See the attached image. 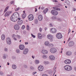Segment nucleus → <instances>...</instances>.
I'll return each instance as SVG.
<instances>
[{
  "mask_svg": "<svg viewBox=\"0 0 76 76\" xmlns=\"http://www.w3.org/2000/svg\"><path fill=\"white\" fill-rule=\"evenodd\" d=\"M19 17V14L18 12H16L13 14L11 17L10 19L12 22H16Z\"/></svg>",
  "mask_w": 76,
  "mask_h": 76,
  "instance_id": "nucleus-1",
  "label": "nucleus"
},
{
  "mask_svg": "<svg viewBox=\"0 0 76 76\" xmlns=\"http://www.w3.org/2000/svg\"><path fill=\"white\" fill-rule=\"evenodd\" d=\"M64 69L66 71H70L72 69V67L69 65H66L64 66Z\"/></svg>",
  "mask_w": 76,
  "mask_h": 76,
  "instance_id": "nucleus-2",
  "label": "nucleus"
},
{
  "mask_svg": "<svg viewBox=\"0 0 76 76\" xmlns=\"http://www.w3.org/2000/svg\"><path fill=\"white\" fill-rule=\"evenodd\" d=\"M50 31L51 33L54 34L57 32V29L55 28H52L50 29Z\"/></svg>",
  "mask_w": 76,
  "mask_h": 76,
  "instance_id": "nucleus-3",
  "label": "nucleus"
},
{
  "mask_svg": "<svg viewBox=\"0 0 76 76\" xmlns=\"http://www.w3.org/2000/svg\"><path fill=\"white\" fill-rule=\"evenodd\" d=\"M56 37L57 38H58V39H61V38H62L63 36L61 33H58L56 34Z\"/></svg>",
  "mask_w": 76,
  "mask_h": 76,
  "instance_id": "nucleus-4",
  "label": "nucleus"
},
{
  "mask_svg": "<svg viewBox=\"0 0 76 76\" xmlns=\"http://www.w3.org/2000/svg\"><path fill=\"white\" fill-rule=\"evenodd\" d=\"M29 20H32L34 19V15L32 14H30L28 16Z\"/></svg>",
  "mask_w": 76,
  "mask_h": 76,
  "instance_id": "nucleus-5",
  "label": "nucleus"
},
{
  "mask_svg": "<svg viewBox=\"0 0 76 76\" xmlns=\"http://www.w3.org/2000/svg\"><path fill=\"white\" fill-rule=\"evenodd\" d=\"M51 13L53 15H57L58 13V12L57 11H56L54 10H52L51 11Z\"/></svg>",
  "mask_w": 76,
  "mask_h": 76,
  "instance_id": "nucleus-6",
  "label": "nucleus"
},
{
  "mask_svg": "<svg viewBox=\"0 0 76 76\" xmlns=\"http://www.w3.org/2000/svg\"><path fill=\"white\" fill-rule=\"evenodd\" d=\"M50 51L52 53H55L57 51V50L55 48H52L50 49Z\"/></svg>",
  "mask_w": 76,
  "mask_h": 76,
  "instance_id": "nucleus-7",
  "label": "nucleus"
},
{
  "mask_svg": "<svg viewBox=\"0 0 76 76\" xmlns=\"http://www.w3.org/2000/svg\"><path fill=\"white\" fill-rule=\"evenodd\" d=\"M14 28L15 30H19L20 27L18 25L16 24L14 26Z\"/></svg>",
  "mask_w": 76,
  "mask_h": 76,
  "instance_id": "nucleus-8",
  "label": "nucleus"
},
{
  "mask_svg": "<svg viewBox=\"0 0 76 76\" xmlns=\"http://www.w3.org/2000/svg\"><path fill=\"white\" fill-rule=\"evenodd\" d=\"M38 69L39 71H42L44 69V67L40 65L38 66Z\"/></svg>",
  "mask_w": 76,
  "mask_h": 76,
  "instance_id": "nucleus-9",
  "label": "nucleus"
},
{
  "mask_svg": "<svg viewBox=\"0 0 76 76\" xmlns=\"http://www.w3.org/2000/svg\"><path fill=\"white\" fill-rule=\"evenodd\" d=\"M7 42L8 44L10 45L11 44V40L10 38L8 37L7 38Z\"/></svg>",
  "mask_w": 76,
  "mask_h": 76,
  "instance_id": "nucleus-10",
  "label": "nucleus"
},
{
  "mask_svg": "<svg viewBox=\"0 0 76 76\" xmlns=\"http://www.w3.org/2000/svg\"><path fill=\"white\" fill-rule=\"evenodd\" d=\"M19 48L20 50H23L25 48V46L23 45H20Z\"/></svg>",
  "mask_w": 76,
  "mask_h": 76,
  "instance_id": "nucleus-11",
  "label": "nucleus"
},
{
  "mask_svg": "<svg viewBox=\"0 0 76 76\" xmlns=\"http://www.w3.org/2000/svg\"><path fill=\"white\" fill-rule=\"evenodd\" d=\"M65 64H70L71 63V61L69 59H66L64 61Z\"/></svg>",
  "mask_w": 76,
  "mask_h": 76,
  "instance_id": "nucleus-12",
  "label": "nucleus"
},
{
  "mask_svg": "<svg viewBox=\"0 0 76 76\" xmlns=\"http://www.w3.org/2000/svg\"><path fill=\"white\" fill-rule=\"evenodd\" d=\"M72 54V53L70 51H68L66 52V56H71Z\"/></svg>",
  "mask_w": 76,
  "mask_h": 76,
  "instance_id": "nucleus-13",
  "label": "nucleus"
},
{
  "mask_svg": "<svg viewBox=\"0 0 76 76\" xmlns=\"http://www.w3.org/2000/svg\"><path fill=\"white\" fill-rule=\"evenodd\" d=\"M74 44L75 43L71 41L69 42V47H72V46H73V45H74Z\"/></svg>",
  "mask_w": 76,
  "mask_h": 76,
  "instance_id": "nucleus-14",
  "label": "nucleus"
},
{
  "mask_svg": "<svg viewBox=\"0 0 76 76\" xmlns=\"http://www.w3.org/2000/svg\"><path fill=\"white\" fill-rule=\"evenodd\" d=\"M47 37L48 39H52L53 38V36L51 34H48L47 36Z\"/></svg>",
  "mask_w": 76,
  "mask_h": 76,
  "instance_id": "nucleus-15",
  "label": "nucleus"
},
{
  "mask_svg": "<svg viewBox=\"0 0 76 76\" xmlns=\"http://www.w3.org/2000/svg\"><path fill=\"white\" fill-rule=\"evenodd\" d=\"M18 25H21L23 23V21L22 20L20 19V18H18Z\"/></svg>",
  "mask_w": 76,
  "mask_h": 76,
  "instance_id": "nucleus-16",
  "label": "nucleus"
},
{
  "mask_svg": "<svg viewBox=\"0 0 76 76\" xmlns=\"http://www.w3.org/2000/svg\"><path fill=\"white\" fill-rule=\"evenodd\" d=\"M12 13V11L7 12L5 14V16H8Z\"/></svg>",
  "mask_w": 76,
  "mask_h": 76,
  "instance_id": "nucleus-17",
  "label": "nucleus"
},
{
  "mask_svg": "<svg viewBox=\"0 0 76 76\" xmlns=\"http://www.w3.org/2000/svg\"><path fill=\"white\" fill-rule=\"evenodd\" d=\"M41 53L42 54H47L48 53V51L45 50H43L41 51Z\"/></svg>",
  "mask_w": 76,
  "mask_h": 76,
  "instance_id": "nucleus-18",
  "label": "nucleus"
},
{
  "mask_svg": "<svg viewBox=\"0 0 76 76\" xmlns=\"http://www.w3.org/2000/svg\"><path fill=\"white\" fill-rule=\"evenodd\" d=\"M38 19L40 21H41L42 20V16L41 15H40L38 16Z\"/></svg>",
  "mask_w": 76,
  "mask_h": 76,
  "instance_id": "nucleus-19",
  "label": "nucleus"
},
{
  "mask_svg": "<svg viewBox=\"0 0 76 76\" xmlns=\"http://www.w3.org/2000/svg\"><path fill=\"white\" fill-rule=\"evenodd\" d=\"M49 58L51 59V60H54L55 59V57L51 55L50 56Z\"/></svg>",
  "mask_w": 76,
  "mask_h": 76,
  "instance_id": "nucleus-20",
  "label": "nucleus"
},
{
  "mask_svg": "<svg viewBox=\"0 0 76 76\" xmlns=\"http://www.w3.org/2000/svg\"><path fill=\"white\" fill-rule=\"evenodd\" d=\"M12 37L13 38L14 40L15 41H16L17 40V39L16 38V35L14 34L12 35Z\"/></svg>",
  "mask_w": 76,
  "mask_h": 76,
  "instance_id": "nucleus-21",
  "label": "nucleus"
},
{
  "mask_svg": "<svg viewBox=\"0 0 76 76\" xmlns=\"http://www.w3.org/2000/svg\"><path fill=\"white\" fill-rule=\"evenodd\" d=\"M38 37L39 38L41 39L42 38V35L40 33H39L38 34Z\"/></svg>",
  "mask_w": 76,
  "mask_h": 76,
  "instance_id": "nucleus-22",
  "label": "nucleus"
},
{
  "mask_svg": "<svg viewBox=\"0 0 76 76\" xmlns=\"http://www.w3.org/2000/svg\"><path fill=\"white\" fill-rule=\"evenodd\" d=\"M53 9H54V10H60V8L56 7H53Z\"/></svg>",
  "mask_w": 76,
  "mask_h": 76,
  "instance_id": "nucleus-23",
  "label": "nucleus"
},
{
  "mask_svg": "<svg viewBox=\"0 0 76 76\" xmlns=\"http://www.w3.org/2000/svg\"><path fill=\"white\" fill-rule=\"evenodd\" d=\"M5 39V36L4 34H2L1 35V39L2 40H4Z\"/></svg>",
  "mask_w": 76,
  "mask_h": 76,
  "instance_id": "nucleus-24",
  "label": "nucleus"
},
{
  "mask_svg": "<svg viewBox=\"0 0 76 76\" xmlns=\"http://www.w3.org/2000/svg\"><path fill=\"white\" fill-rule=\"evenodd\" d=\"M48 11V9H45L44 11H43V12L45 14Z\"/></svg>",
  "mask_w": 76,
  "mask_h": 76,
  "instance_id": "nucleus-25",
  "label": "nucleus"
},
{
  "mask_svg": "<svg viewBox=\"0 0 76 76\" xmlns=\"http://www.w3.org/2000/svg\"><path fill=\"white\" fill-rule=\"evenodd\" d=\"M44 64L45 65H47L48 64H50V62L48 61H45L44 62Z\"/></svg>",
  "mask_w": 76,
  "mask_h": 76,
  "instance_id": "nucleus-26",
  "label": "nucleus"
},
{
  "mask_svg": "<svg viewBox=\"0 0 76 76\" xmlns=\"http://www.w3.org/2000/svg\"><path fill=\"white\" fill-rule=\"evenodd\" d=\"M49 44H50V43H49V42L48 41H46L45 43V45H47V46H48Z\"/></svg>",
  "mask_w": 76,
  "mask_h": 76,
  "instance_id": "nucleus-27",
  "label": "nucleus"
},
{
  "mask_svg": "<svg viewBox=\"0 0 76 76\" xmlns=\"http://www.w3.org/2000/svg\"><path fill=\"white\" fill-rule=\"evenodd\" d=\"M26 14L25 13H24L22 15V18L23 19H24L25 18V17H26Z\"/></svg>",
  "mask_w": 76,
  "mask_h": 76,
  "instance_id": "nucleus-28",
  "label": "nucleus"
},
{
  "mask_svg": "<svg viewBox=\"0 0 76 76\" xmlns=\"http://www.w3.org/2000/svg\"><path fill=\"white\" fill-rule=\"evenodd\" d=\"M35 63L36 64H38L39 63V61H38V60H36L35 61Z\"/></svg>",
  "mask_w": 76,
  "mask_h": 76,
  "instance_id": "nucleus-29",
  "label": "nucleus"
},
{
  "mask_svg": "<svg viewBox=\"0 0 76 76\" xmlns=\"http://www.w3.org/2000/svg\"><path fill=\"white\" fill-rule=\"evenodd\" d=\"M53 46H54V45L52 44H49V45H48V47H52Z\"/></svg>",
  "mask_w": 76,
  "mask_h": 76,
  "instance_id": "nucleus-30",
  "label": "nucleus"
},
{
  "mask_svg": "<svg viewBox=\"0 0 76 76\" xmlns=\"http://www.w3.org/2000/svg\"><path fill=\"white\" fill-rule=\"evenodd\" d=\"M12 67L14 69H16V66L15 65H13Z\"/></svg>",
  "mask_w": 76,
  "mask_h": 76,
  "instance_id": "nucleus-31",
  "label": "nucleus"
},
{
  "mask_svg": "<svg viewBox=\"0 0 76 76\" xmlns=\"http://www.w3.org/2000/svg\"><path fill=\"white\" fill-rule=\"evenodd\" d=\"M16 37L17 38H18V39H20L21 38L20 36L18 35H16Z\"/></svg>",
  "mask_w": 76,
  "mask_h": 76,
  "instance_id": "nucleus-32",
  "label": "nucleus"
},
{
  "mask_svg": "<svg viewBox=\"0 0 76 76\" xmlns=\"http://www.w3.org/2000/svg\"><path fill=\"white\" fill-rule=\"evenodd\" d=\"M9 9V7H6L5 8V10L4 11V12H6L7 11V9Z\"/></svg>",
  "mask_w": 76,
  "mask_h": 76,
  "instance_id": "nucleus-33",
  "label": "nucleus"
},
{
  "mask_svg": "<svg viewBox=\"0 0 76 76\" xmlns=\"http://www.w3.org/2000/svg\"><path fill=\"white\" fill-rule=\"evenodd\" d=\"M42 57L43 58H47V56L45 55H43Z\"/></svg>",
  "mask_w": 76,
  "mask_h": 76,
  "instance_id": "nucleus-34",
  "label": "nucleus"
},
{
  "mask_svg": "<svg viewBox=\"0 0 76 76\" xmlns=\"http://www.w3.org/2000/svg\"><path fill=\"white\" fill-rule=\"evenodd\" d=\"M25 28V26L24 25H23L21 27V29H24Z\"/></svg>",
  "mask_w": 76,
  "mask_h": 76,
  "instance_id": "nucleus-35",
  "label": "nucleus"
},
{
  "mask_svg": "<svg viewBox=\"0 0 76 76\" xmlns=\"http://www.w3.org/2000/svg\"><path fill=\"white\" fill-rule=\"evenodd\" d=\"M24 50L25 51L27 52V53H28V49L27 48L25 49Z\"/></svg>",
  "mask_w": 76,
  "mask_h": 76,
  "instance_id": "nucleus-36",
  "label": "nucleus"
},
{
  "mask_svg": "<svg viewBox=\"0 0 76 76\" xmlns=\"http://www.w3.org/2000/svg\"><path fill=\"white\" fill-rule=\"evenodd\" d=\"M34 22L35 23H38V20L36 19L34 20Z\"/></svg>",
  "mask_w": 76,
  "mask_h": 76,
  "instance_id": "nucleus-37",
  "label": "nucleus"
},
{
  "mask_svg": "<svg viewBox=\"0 0 76 76\" xmlns=\"http://www.w3.org/2000/svg\"><path fill=\"white\" fill-rule=\"evenodd\" d=\"M27 53H28V52H26V51L25 50H24V52H23V54H26Z\"/></svg>",
  "mask_w": 76,
  "mask_h": 76,
  "instance_id": "nucleus-38",
  "label": "nucleus"
},
{
  "mask_svg": "<svg viewBox=\"0 0 76 76\" xmlns=\"http://www.w3.org/2000/svg\"><path fill=\"white\" fill-rule=\"evenodd\" d=\"M20 9V8L19 7L18 8L16 9H15V11H16V12L17 11H18V10H19Z\"/></svg>",
  "mask_w": 76,
  "mask_h": 76,
  "instance_id": "nucleus-39",
  "label": "nucleus"
},
{
  "mask_svg": "<svg viewBox=\"0 0 76 76\" xmlns=\"http://www.w3.org/2000/svg\"><path fill=\"white\" fill-rule=\"evenodd\" d=\"M56 18L55 17H53L52 18V20H54L55 19H56Z\"/></svg>",
  "mask_w": 76,
  "mask_h": 76,
  "instance_id": "nucleus-40",
  "label": "nucleus"
},
{
  "mask_svg": "<svg viewBox=\"0 0 76 76\" xmlns=\"http://www.w3.org/2000/svg\"><path fill=\"white\" fill-rule=\"evenodd\" d=\"M29 26L27 25V30H29Z\"/></svg>",
  "mask_w": 76,
  "mask_h": 76,
  "instance_id": "nucleus-41",
  "label": "nucleus"
},
{
  "mask_svg": "<svg viewBox=\"0 0 76 76\" xmlns=\"http://www.w3.org/2000/svg\"><path fill=\"white\" fill-rule=\"evenodd\" d=\"M31 36L33 37V38H35V36L33 35V34H31Z\"/></svg>",
  "mask_w": 76,
  "mask_h": 76,
  "instance_id": "nucleus-42",
  "label": "nucleus"
},
{
  "mask_svg": "<svg viewBox=\"0 0 76 76\" xmlns=\"http://www.w3.org/2000/svg\"><path fill=\"white\" fill-rule=\"evenodd\" d=\"M16 52L17 53H19V50L18 49L17 50Z\"/></svg>",
  "mask_w": 76,
  "mask_h": 76,
  "instance_id": "nucleus-43",
  "label": "nucleus"
},
{
  "mask_svg": "<svg viewBox=\"0 0 76 76\" xmlns=\"http://www.w3.org/2000/svg\"><path fill=\"white\" fill-rule=\"evenodd\" d=\"M42 29L41 28H39V31L40 32H41L42 31Z\"/></svg>",
  "mask_w": 76,
  "mask_h": 76,
  "instance_id": "nucleus-44",
  "label": "nucleus"
},
{
  "mask_svg": "<svg viewBox=\"0 0 76 76\" xmlns=\"http://www.w3.org/2000/svg\"><path fill=\"white\" fill-rule=\"evenodd\" d=\"M70 31H71V30H70V29L69 28V30L68 34H69V33H70Z\"/></svg>",
  "mask_w": 76,
  "mask_h": 76,
  "instance_id": "nucleus-45",
  "label": "nucleus"
},
{
  "mask_svg": "<svg viewBox=\"0 0 76 76\" xmlns=\"http://www.w3.org/2000/svg\"><path fill=\"white\" fill-rule=\"evenodd\" d=\"M42 76H48V75L46 74H43L42 75Z\"/></svg>",
  "mask_w": 76,
  "mask_h": 76,
  "instance_id": "nucleus-46",
  "label": "nucleus"
},
{
  "mask_svg": "<svg viewBox=\"0 0 76 76\" xmlns=\"http://www.w3.org/2000/svg\"><path fill=\"white\" fill-rule=\"evenodd\" d=\"M4 50L5 51H7V49L5 48L4 49Z\"/></svg>",
  "mask_w": 76,
  "mask_h": 76,
  "instance_id": "nucleus-47",
  "label": "nucleus"
},
{
  "mask_svg": "<svg viewBox=\"0 0 76 76\" xmlns=\"http://www.w3.org/2000/svg\"><path fill=\"white\" fill-rule=\"evenodd\" d=\"M36 73H37V72H34L33 73V75H35V74Z\"/></svg>",
  "mask_w": 76,
  "mask_h": 76,
  "instance_id": "nucleus-48",
  "label": "nucleus"
},
{
  "mask_svg": "<svg viewBox=\"0 0 76 76\" xmlns=\"http://www.w3.org/2000/svg\"><path fill=\"white\" fill-rule=\"evenodd\" d=\"M13 3H14V1H11L10 2V4H13Z\"/></svg>",
  "mask_w": 76,
  "mask_h": 76,
  "instance_id": "nucleus-49",
  "label": "nucleus"
},
{
  "mask_svg": "<svg viewBox=\"0 0 76 76\" xmlns=\"http://www.w3.org/2000/svg\"><path fill=\"white\" fill-rule=\"evenodd\" d=\"M53 2H57L58 1L57 0H53Z\"/></svg>",
  "mask_w": 76,
  "mask_h": 76,
  "instance_id": "nucleus-50",
  "label": "nucleus"
},
{
  "mask_svg": "<svg viewBox=\"0 0 76 76\" xmlns=\"http://www.w3.org/2000/svg\"><path fill=\"white\" fill-rule=\"evenodd\" d=\"M74 69L75 70V71H76V66H75L74 67Z\"/></svg>",
  "mask_w": 76,
  "mask_h": 76,
  "instance_id": "nucleus-51",
  "label": "nucleus"
},
{
  "mask_svg": "<svg viewBox=\"0 0 76 76\" xmlns=\"http://www.w3.org/2000/svg\"><path fill=\"white\" fill-rule=\"evenodd\" d=\"M25 44L26 45V44H28V43L27 42H25Z\"/></svg>",
  "mask_w": 76,
  "mask_h": 76,
  "instance_id": "nucleus-52",
  "label": "nucleus"
},
{
  "mask_svg": "<svg viewBox=\"0 0 76 76\" xmlns=\"http://www.w3.org/2000/svg\"><path fill=\"white\" fill-rule=\"evenodd\" d=\"M50 26H53V25H52L51 24H50Z\"/></svg>",
  "mask_w": 76,
  "mask_h": 76,
  "instance_id": "nucleus-53",
  "label": "nucleus"
},
{
  "mask_svg": "<svg viewBox=\"0 0 76 76\" xmlns=\"http://www.w3.org/2000/svg\"><path fill=\"white\" fill-rule=\"evenodd\" d=\"M41 9H42V10H43V9H44V8L43 7H41Z\"/></svg>",
  "mask_w": 76,
  "mask_h": 76,
  "instance_id": "nucleus-54",
  "label": "nucleus"
},
{
  "mask_svg": "<svg viewBox=\"0 0 76 76\" xmlns=\"http://www.w3.org/2000/svg\"><path fill=\"white\" fill-rule=\"evenodd\" d=\"M58 20V21H59V22H60V21H61V19H59Z\"/></svg>",
  "mask_w": 76,
  "mask_h": 76,
  "instance_id": "nucleus-55",
  "label": "nucleus"
},
{
  "mask_svg": "<svg viewBox=\"0 0 76 76\" xmlns=\"http://www.w3.org/2000/svg\"><path fill=\"white\" fill-rule=\"evenodd\" d=\"M73 10L74 11H76V9H73Z\"/></svg>",
  "mask_w": 76,
  "mask_h": 76,
  "instance_id": "nucleus-56",
  "label": "nucleus"
},
{
  "mask_svg": "<svg viewBox=\"0 0 76 76\" xmlns=\"http://www.w3.org/2000/svg\"><path fill=\"white\" fill-rule=\"evenodd\" d=\"M37 8H35V12H37Z\"/></svg>",
  "mask_w": 76,
  "mask_h": 76,
  "instance_id": "nucleus-57",
  "label": "nucleus"
},
{
  "mask_svg": "<svg viewBox=\"0 0 76 76\" xmlns=\"http://www.w3.org/2000/svg\"><path fill=\"white\" fill-rule=\"evenodd\" d=\"M4 58H6V56H4Z\"/></svg>",
  "mask_w": 76,
  "mask_h": 76,
  "instance_id": "nucleus-58",
  "label": "nucleus"
},
{
  "mask_svg": "<svg viewBox=\"0 0 76 76\" xmlns=\"http://www.w3.org/2000/svg\"><path fill=\"white\" fill-rule=\"evenodd\" d=\"M45 31H46V30H47V28H45Z\"/></svg>",
  "mask_w": 76,
  "mask_h": 76,
  "instance_id": "nucleus-59",
  "label": "nucleus"
},
{
  "mask_svg": "<svg viewBox=\"0 0 76 76\" xmlns=\"http://www.w3.org/2000/svg\"><path fill=\"white\" fill-rule=\"evenodd\" d=\"M70 38H69V39H68V41H69V40H70Z\"/></svg>",
  "mask_w": 76,
  "mask_h": 76,
  "instance_id": "nucleus-60",
  "label": "nucleus"
},
{
  "mask_svg": "<svg viewBox=\"0 0 76 76\" xmlns=\"http://www.w3.org/2000/svg\"><path fill=\"white\" fill-rule=\"evenodd\" d=\"M7 64H8L7 65H9L10 64L9 63V62H8V63H7Z\"/></svg>",
  "mask_w": 76,
  "mask_h": 76,
  "instance_id": "nucleus-61",
  "label": "nucleus"
},
{
  "mask_svg": "<svg viewBox=\"0 0 76 76\" xmlns=\"http://www.w3.org/2000/svg\"><path fill=\"white\" fill-rule=\"evenodd\" d=\"M32 58H34V57L33 56H32Z\"/></svg>",
  "mask_w": 76,
  "mask_h": 76,
  "instance_id": "nucleus-62",
  "label": "nucleus"
},
{
  "mask_svg": "<svg viewBox=\"0 0 76 76\" xmlns=\"http://www.w3.org/2000/svg\"><path fill=\"white\" fill-rule=\"evenodd\" d=\"M23 13H25V11H23Z\"/></svg>",
  "mask_w": 76,
  "mask_h": 76,
  "instance_id": "nucleus-63",
  "label": "nucleus"
},
{
  "mask_svg": "<svg viewBox=\"0 0 76 76\" xmlns=\"http://www.w3.org/2000/svg\"><path fill=\"white\" fill-rule=\"evenodd\" d=\"M61 1H64V0H61Z\"/></svg>",
  "mask_w": 76,
  "mask_h": 76,
  "instance_id": "nucleus-64",
  "label": "nucleus"
}]
</instances>
